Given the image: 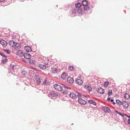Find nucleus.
<instances>
[{
	"mask_svg": "<svg viewBox=\"0 0 130 130\" xmlns=\"http://www.w3.org/2000/svg\"><path fill=\"white\" fill-rule=\"evenodd\" d=\"M62 86H61L60 85H59L57 84H55L54 85V88L57 90L59 91H61L62 90V87L63 86V87L65 88H67V89H69V88L68 87H67L66 85H62Z\"/></svg>",
	"mask_w": 130,
	"mask_h": 130,
	"instance_id": "obj_1",
	"label": "nucleus"
},
{
	"mask_svg": "<svg viewBox=\"0 0 130 130\" xmlns=\"http://www.w3.org/2000/svg\"><path fill=\"white\" fill-rule=\"evenodd\" d=\"M69 95L70 98L72 99H75L77 97V95L73 92H71Z\"/></svg>",
	"mask_w": 130,
	"mask_h": 130,
	"instance_id": "obj_2",
	"label": "nucleus"
},
{
	"mask_svg": "<svg viewBox=\"0 0 130 130\" xmlns=\"http://www.w3.org/2000/svg\"><path fill=\"white\" fill-rule=\"evenodd\" d=\"M102 109L105 113H110L111 111L110 109L108 107H103L102 108Z\"/></svg>",
	"mask_w": 130,
	"mask_h": 130,
	"instance_id": "obj_3",
	"label": "nucleus"
},
{
	"mask_svg": "<svg viewBox=\"0 0 130 130\" xmlns=\"http://www.w3.org/2000/svg\"><path fill=\"white\" fill-rule=\"evenodd\" d=\"M84 87L85 89L89 91H91L92 90L91 87L89 85H85L84 86Z\"/></svg>",
	"mask_w": 130,
	"mask_h": 130,
	"instance_id": "obj_4",
	"label": "nucleus"
},
{
	"mask_svg": "<svg viewBox=\"0 0 130 130\" xmlns=\"http://www.w3.org/2000/svg\"><path fill=\"white\" fill-rule=\"evenodd\" d=\"M0 44H2L4 47H5L7 45V43L4 40H1L0 41Z\"/></svg>",
	"mask_w": 130,
	"mask_h": 130,
	"instance_id": "obj_5",
	"label": "nucleus"
},
{
	"mask_svg": "<svg viewBox=\"0 0 130 130\" xmlns=\"http://www.w3.org/2000/svg\"><path fill=\"white\" fill-rule=\"evenodd\" d=\"M76 82L77 84L80 85H82L83 83V82L82 80L79 79H76Z\"/></svg>",
	"mask_w": 130,
	"mask_h": 130,
	"instance_id": "obj_6",
	"label": "nucleus"
},
{
	"mask_svg": "<svg viewBox=\"0 0 130 130\" xmlns=\"http://www.w3.org/2000/svg\"><path fill=\"white\" fill-rule=\"evenodd\" d=\"M23 56L25 58L27 59H30L31 57V55L27 53L24 54Z\"/></svg>",
	"mask_w": 130,
	"mask_h": 130,
	"instance_id": "obj_7",
	"label": "nucleus"
},
{
	"mask_svg": "<svg viewBox=\"0 0 130 130\" xmlns=\"http://www.w3.org/2000/svg\"><path fill=\"white\" fill-rule=\"evenodd\" d=\"M67 80L68 83L71 84H73L74 81L73 78L70 77L68 78Z\"/></svg>",
	"mask_w": 130,
	"mask_h": 130,
	"instance_id": "obj_8",
	"label": "nucleus"
},
{
	"mask_svg": "<svg viewBox=\"0 0 130 130\" xmlns=\"http://www.w3.org/2000/svg\"><path fill=\"white\" fill-rule=\"evenodd\" d=\"M122 105L125 108H127L129 106L128 103L125 101H123L122 102Z\"/></svg>",
	"mask_w": 130,
	"mask_h": 130,
	"instance_id": "obj_9",
	"label": "nucleus"
},
{
	"mask_svg": "<svg viewBox=\"0 0 130 130\" xmlns=\"http://www.w3.org/2000/svg\"><path fill=\"white\" fill-rule=\"evenodd\" d=\"M24 49L27 52H31L32 51V49L29 46H27L25 47Z\"/></svg>",
	"mask_w": 130,
	"mask_h": 130,
	"instance_id": "obj_10",
	"label": "nucleus"
},
{
	"mask_svg": "<svg viewBox=\"0 0 130 130\" xmlns=\"http://www.w3.org/2000/svg\"><path fill=\"white\" fill-rule=\"evenodd\" d=\"M78 102L80 104L83 105L85 104L86 103V102L84 100L81 99H79Z\"/></svg>",
	"mask_w": 130,
	"mask_h": 130,
	"instance_id": "obj_11",
	"label": "nucleus"
},
{
	"mask_svg": "<svg viewBox=\"0 0 130 130\" xmlns=\"http://www.w3.org/2000/svg\"><path fill=\"white\" fill-rule=\"evenodd\" d=\"M98 92L100 94H103L104 92V90L102 88H99L98 90Z\"/></svg>",
	"mask_w": 130,
	"mask_h": 130,
	"instance_id": "obj_12",
	"label": "nucleus"
},
{
	"mask_svg": "<svg viewBox=\"0 0 130 130\" xmlns=\"http://www.w3.org/2000/svg\"><path fill=\"white\" fill-rule=\"evenodd\" d=\"M15 43L13 41H10L9 42V44L11 46L14 47L15 46Z\"/></svg>",
	"mask_w": 130,
	"mask_h": 130,
	"instance_id": "obj_13",
	"label": "nucleus"
},
{
	"mask_svg": "<svg viewBox=\"0 0 130 130\" xmlns=\"http://www.w3.org/2000/svg\"><path fill=\"white\" fill-rule=\"evenodd\" d=\"M124 98L127 100H128L130 98V95L127 93H126L124 95Z\"/></svg>",
	"mask_w": 130,
	"mask_h": 130,
	"instance_id": "obj_14",
	"label": "nucleus"
},
{
	"mask_svg": "<svg viewBox=\"0 0 130 130\" xmlns=\"http://www.w3.org/2000/svg\"><path fill=\"white\" fill-rule=\"evenodd\" d=\"M67 76L66 74L65 73H63L61 75V78L63 79H65L67 78Z\"/></svg>",
	"mask_w": 130,
	"mask_h": 130,
	"instance_id": "obj_15",
	"label": "nucleus"
},
{
	"mask_svg": "<svg viewBox=\"0 0 130 130\" xmlns=\"http://www.w3.org/2000/svg\"><path fill=\"white\" fill-rule=\"evenodd\" d=\"M38 66L42 69H45L46 68V66L42 64H39Z\"/></svg>",
	"mask_w": 130,
	"mask_h": 130,
	"instance_id": "obj_16",
	"label": "nucleus"
},
{
	"mask_svg": "<svg viewBox=\"0 0 130 130\" xmlns=\"http://www.w3.org/2000/svg\"><path fill=\"white\" fill-rule=\"evenodd\" d=\"M88 102L89 103L95 105H96V103L92 100H90L88 101Z\"/></svg>",
	"mask_w": 130,
	"mask_h": 130,
	"instance_id": "obj_17",
	"label": "nucleus"
},
{
	"mask_svg": "<svg viewBox=\"0 0 130 130\" xmlns=\"http://www.w3.org/2000/svg\"><path fill=\"white\" fill-rule=\"evenodd\" d=\"M82 3L83 5L84 6H86L88 4V2L86 0L83 1Z\"/></svg>",
	"mask_w": 130,
	"mask_h": 130,
	"instance_id": "obj_18",
	"label": "nucleus"
},
{
	"mask_svg": "<svg viewBox=\"0 0 130 130\" xmlns=\"http://www.w3.org/2000/svg\"><path fill=\"white\" fill-rule=\"evenodd\" d=\"M52 70L54 73H56L58 71L57 69L55 68H52Z\"/></svg>",
	"mask_w": 130,
	"mask_h": 130,
	"instance_id": "obj_19",
	"label": "nucleus"
},
{
	"mask_svg": "<svg viewBox=\"0 0 130 130\" xmlns=\"http://www.w3.org/2000/svg\"><path fill=\"white\" fill-rule=\"evenodd\" d=\"M109 82H104V87L105 88H107L109 85Z\"/></svg>",
	"mask_w": 130,
	"mask_h": 130,
	"instance_id": "obj_20",
	"label": "nucleus"
},
{
	"mask_svg": "<svg viewBox=\"0 0 130 130\" xmlns=\"http://www.w3.org/2000/svg\"><path fill=\"white\" fill-rule=\"evenodd\" d=\"M77 12L79 14H82L83 13V10L81 9H79L77 10Z\"/></svg>",
	"mask_w": 130,
	"mask_h": 130,
	"instance_id": "obj_21",
	"label": "nucleus"
},
{
	"mask_svg": "<svg viewBox=\"0 0 130 130\" xmlns=\"http://www.w3.org/2000/svg\"><path fill=\"white\" fill-rule=\"evenodd\" d=\"M15 46L14 47H15L16 48H20V44L19 43L15 42Z\"/></svg>",
	"mask_w": 130,
	"mask_h": 130,
	"instance_id": "obj_22",
	"label": "nucleus"
},
{
	"mask_svg": "<svg viewBox=\"0 0 130 130\" xmlns=\"http://www.w3.org/2000/svg\"><path fill=\"white\" fill-rule=\"evenodd\" d=\"M115 112H117V113H118V114H119L122 117H124V116H127V115L125 114H122L120 112H119L118 111H117L115 110Z\"/></svg>",
	"mask_w": 130,
	"mask_h": 130,
	"instance_id": "obj_23",
	"label": "nucleus"
},
{
	"mask_svg": "<svg viewBox=\"0 0 130 130\" xmlns=\"http://www.w3.org/2000/svg\"><path fill=\"white\" fill-rule=\"evenodd\" d=\"M75 7L77 8H79L81 7V5L80 3H78L75 4Z\"/></svg>",
	"mask_w": 130,
	"mask_h": 130,
	"instance_id": "obj_24",
	"label": "nucleus"
},
{
	"mask_svg": "<svg viewBox=\"0 0 130 130\" xmlns=\"http://www.w3.org/2000/svg\"><path fill=\"white\" fill-rule=\"evenodd\" d=\"M74 69V67L72 66H70L68 68L69 70L70 71H72Z\"/></svg>",
	"mask_w": 130,
	"mask_h": 130,
	"instance_id": "obj_25",
	"label": "nucleus"
},
{
	"mask_svg": "<svg viewBox=\"0 0 130 130\" xmlns=\"http://www.w3.org/2000/svg\"><path fill=\"white\" fill-rule=\"evenodd\" d=\"M3 51L5 52L8 54H10V51H9V50L4 49L3 50Z\"/></svg>",
	"mask_w": 130,
	"mask_h": 130,
	"instance_id": "obj_26",
	"label": "nucleus"
},
{
	"mask_svg": "<svg viewBox=\"0 0 130 130\" xmlns=\"http://www.w3.org/2000/svg\"><path fill=\"white\" fill-rule=\"evenodd\" d=\"M112 93V90H109L108 91V94L109 96Z\"/></svg>",
	"mask_w": 130,
	"mask_h": 130,
	"instance_id": "obj_27",
	"label": "nucleus"
},
{
	"mask_svg": "<svg viewBox=\"0 0 130 130\" xmlns=\"http://www.w3.org/2000/svg\"><path fill=\"white\" fill-rule=\"evenodd\" d=\"M89 9V7L88 6H87L84 7V10L86 11H88Z\"/></svg>",
	"mask_w": 130,
	"mask_h": 130,
	"instance_id": "obj_28",
	"label": "nucleus"
},
{
	"mask_svg": "<svg viewBox=\"0 0 130 130\" xmlns=\"http://www.w3.org/2000/svg\"><path fill=\"white\" fill-rule=\"evenodd\" d=\"M40 78H38L37 81V83L39 85L40 83Z\"/></svg>",
	"mask_w": 130,
	"mask_h": 130,
	"instance_id": "obj_29",
	"label": "nucleus"
},
{
	"mask_svg": "<svg viewBox=\"0 0 130 130\" xmlns=\"http://www.w3.org/2000/svg\"><path fill=\"white\" fill-rule=\"evenodd\" d=\"M116 102L119 105L121 104V101L118 100H116Z\"/></svg>",
	"mask_w": 130,
	"mask_h": 130,
	"instance_id": "obj_30",
	"label": "nucleus"
},
{
	"mask_svg": "<svg viewBox=\"0 0 130 130\" xmlns=\"http://www.w3.org/2000/svg\"><path fill=\"white\" fill-rule=\"evenodd\" d=\"M29 62L31 64H32L34 63V61L32 59H30L29 60Z\"/></svg>",
	"mask_w": 130,
	"mask_h": 130,
	"instance_id": "obj_31",
	"label": "nucleus"
},
{
	"mask_svg": "<svg viewBox=\"0 0 130 130\" xmlns=\"http://www.w3.org/2000/svg\"><path fill=\"white\" fill-rule=\"evenodd\" d=\"M77 95L78 96V97L79 98H81V96H82V95L80 93H77Z\"/></svg>",
	"mask_w": 130,
	"mask_h": 130,
	"instance_id": "obj_32",
	"label": "nucleus"
},
{
	"mask_svg": "<svg viewBox=\"0 0 130 130\" xmlns=\"http://www.w3.org/2000/svg\"><path fill=\"white\" fill-rule=\"evenodd\" d=\"M63 93L65 94H68L69 93V92L67 90H66L65 91H64L63 92Z\"/></svg>",
	"mask_w": 130,
	"mask_h": 130,
	"instance_id": "obj_33",
	"label": "nucleus"
},
{
	"mask_svg": "<svg viewBox=\"0 0 130 130\" xmlns=\"http://www.w3.org/2000/svg\"><path fill=\"white\" fill-rule=\"evenodd\" d=\"M43 84H44L47 85L48 83H47V80L45 79L43 82Z\"/></svg>",
	"mask_w": 130,
	"mask_h": 130,
	"instance_id": "obj_34",
	"label": "nucleus"
},
{
	"mask_svg": "<svg viewBox=\"0 0 130 130\" xmlns=\"http://www.w3.org/2000/svg\"><path fill=\"white\" fill-rule=\"evenodd\" d=\"M0 55L1 56H2L5 57H6V56L4 54H3V53H0Z\"/></svg>",
	"mask_w": 130,
	"mask_h": 130,
	"instance_id": "obj_35",
	"label": "nucleus"
},
{
	"mask_svg": "<svg viewBox=\"0 0 130 130\" xmlns=\"http://www.w3.org/2000/svg\"><path fill=\"white\" fill-rule=\"evenodd\" d=\"M76 13V11L75 10H72V13L73 14H75Z\"/></svg>",
	"mask_w": 130,
	"mask_h": 130,
	"instance_id": "obj_36",
	"label": "nucleus"
},
{
	"mask_svg": "<svg viewBox=\"0 0 130 130\" xmlns=\"http://www.w3.org/2000/svg\"><path fill=\"white\" fill-rule=\"evenodd\" d=\"M128 123L130 124V119H128L127 121Z\"/></svg>",
	"mask_w": 130,
	"mask_h": 130,
	"instance_id": "obj_37",
	"label": "nucleus"
},
{
	"mask_svg": "<svg viewBox=\"0 0 130 130\" xmlns=\"http://www.w3.org/2000/svg\"><path fill=\"white\" fill-rule=\"evenodd\" d=\"M7 60V59H5V60L4 59L3 60V62H4V63H5L6 62V60Z\"/></svg>",
	"mask_w": 130,
	"mask_h": 130,
	"instance_id": "obj_38",
	"label": "nucleus"
},
{
	"mask_svg": "<svg viewBox=\"0 0 130 130\" xmlns=\"http://www.w3.org/2000/svg\"><path fill=\"white\" fill-rule=\"evenodd\" d=\"M110 99V98H108L107 99V100L108 101H109Z\"/></svg>",
	"mask_w": 130,
	"mask_h": 130,
	"instance_id": "obj_39",
	"label": "nucleus"
},
{
	"mask_svg": "<svg viewBox=\"0 0 130 130\" xmlns=\"http://www.w3.org/2000/svg\"><path fill=\"white\" fill-rule=\"evenodd\" d=\"M110 101L111 102H113V99H111L110 100Z\"/></svg>",
	"mask_w": 130,
	"mask_h": 130,
	"instance_id": "obj_40",
	"label": "nucleus"
},
{
	"mask_svg": "<svg viewBox=\"0 0 130 130\" xmlns=\"http://www.w3.org/2000/svg\"><path fill=\"white\" fill-rule=\"evenodd\" d=\"M18 52H21L20 53L21 54L22 53V52L21 51H19Z\"/></svg>",
	"mask_w": 130,
	"mask_h": 130,
	"instance_id": "obj_41",
	"label": "nucleus"
},
{
	"mask_svg": "<svg viewBox=\"0 0 130 130\" xmlns=\"http://www.w3.org/2000/svg\"><path fill=\"white\" fill-rule=\"evenodd\" d=\"M4 0H0V2H2Z\"/></svg>",
	"mask_w": 130,
	"mask_h": 130,
	"instance_id": "obj_42",
	"label": "nucleus"
},
{
	"mask_svg": "<svg viewBox=\"0 0 130 130\" xmlns=\"http://www.w3.org/2000/svg\"><path fill=\"white\" fill-rule=\"evenodd\" d=\"M127 116L128 117V118H130V116Z\"/></svg>",
	"mask_w": 130,
	"mask_h": 130,
	"instance_id": "obj_43",
	"label": "nucleus"
},
{
	"mask_svg": "<svg viewBox=\"0 0 130 130\" xmlns=\"http://www.w3.org/2000/svg\"><path fill=\"white\" fill-rule=\"evenodd\" d=\"M113 103V104H115V102H113V103Z\"/></svg>",
	"mask_w": 130,
	"mask_h": 130,
	"instance_id": "obj_44",
	"label": "nucleus"
}]
</instances>
